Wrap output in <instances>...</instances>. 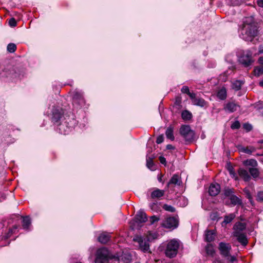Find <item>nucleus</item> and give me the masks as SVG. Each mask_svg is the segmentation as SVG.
I'll return each instance as SVG.
<instances>
[{"instance_id": "obj_1", "label": "nucleus", "mask_w": 263, "mask_h": 263, "mask_svg": "<svg viewBox=\"0 0 263 263\" xmlns=\"http://www.w3.org/2000/svg\"><path fill=\"white\" fill-rule=\"evenodd\" d=\"M257 33V28L254 23H247V21L244 22L240 35L243 40L251 41Z\"/></svg>"}, {"instance_id": "obj_2", "label": "nucleus", "mask_w": 263, "mask_h": 263, "mask_svg": "<svg viewBox=\"0 0 263 263\" xmlns=\"http://www.w3.org/2000/svg\"><path fill=\"white\" fill-rule=\"evenodd\" d=\"M76 124V120L69 116L64 118L62 121L58 123V129L61 134L66 135L71 130Z\"/></svg>"}, {"instance_id": "obj_3", "label": "nucleus", "mask_w": 263, "mask_h": 263, "mask_svg": "<svg viewBox=\"0 0 263 263\" xmlns=\"http://www.w3.org/2000/svg\"><path fill=\"white\" fill-rule=\"evenodd\" d=\"M238 58L239 62L246 68L250 67L254 62L252 52L249 50L242 51L238 55Z\"/></svg>"}, {"instance_id": "obj_4", "label": "nucleus", "mask_w": 263, "mask_h": 263, "mask_svg": "<svg viewBox=\"0 0 263 263\" xmlns=\"http://www.w3.org/2000/svg\"><path fill=\"white\" fill-rule=\"evenodd\" d=\"M218 249L221 255L226 258L227 260L231 262H233L236 260V257L234 256L231 255L230 254L231 246L230 243L220 242L219 243Z\"/></svg>"}, {"instance_id": "obj_5", "label": "nucleus", "mask_w": 263, "mask_h": 263, "mask_svg": "<svg viewBox=\"0 0 263 263\" xmlns=\"http://www.w3.org/2000/svg\"><path fill=\"white\" fill-rule=\"evenodd\" d=\"M179 247V243L177 240L175 239L170 240L167 243L165 251L166 256L171 258L175 257L177 254Z\"/></svg>"}, {"instance_id": "obj_6", "label": "nucleus", "mask_w": 263, "mask_h": 263, "mask_svg": "<svg viewBox=\"0 0 263 263\" xmlns=\"http://www.w3.org/2000/svg\"><path fill=\"white\" fill-rule=\"evenodd\" d=\"M179 132L184 140L187 142H192L195 137V133L188 125H183L181 126Z\"/></svg>"}, {"instance_id": "obj_7", "label": "nucleus", "mask_w": 263, "mask_h": 263, "mask_svg": "<svg viewBox=\"0 0 263 263\" xmlns=\"http://www.w3.org/2000/svg\"><path fill=\"white\" fill-rule=\"evenodd\" d=\"M133 240L139 244V249L144 253H151L149 248V241L147 240L146 238L143 236H136Z\"/></svg>"}, {"instance_id": "obj_8", "label": "nucleus", "mask_w": 263, "mask_h": 263, "mask_svg": "<svg viewBox=\"0 0 263 263\" xmlns=\"http://www.w3.org/2000/svg\"><path fill=\"white\" fill-rule=\"evenodd\" d=\"M109 252L107 249L102 248L97 252L95 263H107L108 261Z\"/></svg>"}, {"instance_id": "obj_9", "label": "nucleus", "mask_w": 263, "mask_h": 263, "mask_svg": "<svg viewBox=\"0 0 263 263\" xmlns=\"http://www.w3.org/2000/svg\"><path fill=\"white\" fill-rule=\"evenodd\" d=\"M63 110L61 108H54L52 109L51 120L54 124H58L65 117L63 116Z\"/></svg>"}, {"instance_id": "obj_10", "label": "nucleus", "mask_w": 263, "mask_h": 263, "mask_svg": "<svg viewBox=\"0 0 263 263\" xmlns=\"http://www.w3.org/2000/svg\"><path fill=\"white\" fill-rule=\"evenodd\" d=\"M72 103L73 105L77 108H79L84 104L85 101L82 93L78 91L73 92Z\"/></svg>"}, {"instance_id": "obj_11", "label": "nucleus", "mask_w": 263, "mask_h": 263, "mask_svg": "<svg viewBox=\"0 0 263 263\" xmlns=\"http://www.w3.org/2000/svg\"><path fill=\"white\" fill-rule=\"evenodd\" d=\"M178 221L175 217L166 218L163 222L162 226L167 229H175L178 227Z\"/></svg>"}, {"instance_id": "obj_12", "label": "nucleus", "mask_w": 263, "mask_h": 263, "mask_svg": "<svg viewBox=\"0 0 263 263\" xmlns=\"http://www.w3.org/2000/svg\"><path fill=\"white\" fill-rule=\"evenodd\" d=\"M239 107V105L235 101H228L224 104L223 109L226 112L232 113Z\"/></svg>"}, {"instance_id": "obj_13", "label": "nucleus", "mask_w": 263, "mask_h": 263, "mask_svg": "<svg viewBox=\"0 0 263 263\" xmlns=\"http://www.w3.org/2000/svg\"><path fill=\"white\" fill-rule=\"evenodd\" d=\"M182 183L181 177L177 174H174L167 183V187H173L176 186H180Z\"/></svg>"}, {"instance_id": "obj_14", "label": "nucleus", "mask_w": 263, "mask_h": 263, "mask_svg": "<svg viewBox=\"0 0 263 263\" xmlns=\"http://www.w3.org/2000/svg\"><path fill=\"white\" fill-rule=\"evenodd\" d=\"M246 229V224L245 223L241 222H236L233 227V235L245 233L244 231Z\"/></svg>"}, {"instance_id": "obj_15", "label": "nucleus", "mask_w": 263, "mask_h": 263, "mask_svg": "<svg viewBox=\"0 0 263 263\" xmlns=\"http://www.w3.org/2000/svg\"><path fill=\"white\" fill-rule=\"evenodd\" d=\"M220 190V186L218 184H211L209 189V193L211 196H215L219 194Z\"/></svg>"}, {"instance_id": "obj_16", "label": "nucleus", "mask_w": 263, "mask_h": 263, "mask_svg": "<svg viewBox=\"0 0 263 263\" xmlns=\"http://www.w3.org/2000/svg\"><path fill=\"white\" fill-rule=\"evenodd\" d=\"M238 173L239 177L245 181H249L251 178L249 172L244 168H239L238 170Z\"/></svg>"}, {"instance_id": "obj_17", "label": "nucleus", "mask_w": 263, "mask_h": 263, "mask_svg": "<svg viewBox=\"0 0 263 263\" xmlns=\"http://www.w3.org/2000/svg\"><path fill=\"white\" fill-rule=\"evenodd\" d=\"M135 219L136 221L138 222H145L147 220V216L145 213H144L143 211H140L137 214L135 217Z\"/></svg>"}, {"instance_id": "obj_18", "label": "nucleus", "mask_w": 263, "mask_h": 263, "mask_svg": "<svg viewBox=\"0 0 263 263\" xmlns=\"http://www.w3.org/2000/svg\"><path fill=\"white\" fill-rule=\"evenodd\" d=\"M205 240L207 242H211L215 239V232L214 230H207L205 232Z\"/></svg>"}, {"instance_id": "obj_19", "label": "nucleus", "mask_w": 263, "mask_h": 263, "mask_svg": "<svg viewBox=\"0 0 263 263\" xmlns=\"http://www.w3.org/2000/svg\"><path fill=\"white\" fill-rule=\"evenodd\" d=\"M234 237L237 238V240L243 246H246L248 244V239L246 233L234 235Z\"/></svg>"}, {"instance_id": "obj_20", "label": "nucleus", "mask_w": 263, "mask_h": 263, "mask_svg": "<svg viewBox=\"0 0 263 263\" xmlns=\"http://www.w3.org/2000/svg\"><path fill=\"white\" fill-rule=\"evenodd\" d=\"M243 165L246 166H250V167H255L258 166V163L255 159H249L242 162Z\"/></svg>"}, {"instance_id": "obj_21", "label": "nucleus", "mask_w": 263, "mask_h": 263, "mask_svg": "<svg viewBox=\"0 0 263 263\" xmlns=\"http://www.w3.org/2000/svg\"><path fill=\"white\" fill-rule=\"evenodd\" d=\"M217 97L221 100H224L227 98V93L226 88L222 87L220 89L217 93Z\"/></svg>"}, {"instance_id": "obj_22", "label": "nucleus", "mask_w": 263, "mask_h": 263, "mask_svg": "<svg viewBox=\"0 0 263 263\" xmlns=\"http://www.w3.org/2000/svg\"><path fill=\"white\" fill-rule=\"evenodd\" d=\"M110 239V235L106 233H103L98 237V240L102 243H107Z\"/></svg>"}, {"instance_id": "obj_23", "label": "nucleus", "mask_w": 263, "mask_h": 263, "mask_svg": "<svg viewBox=\"0 0 263 263\" xmlns=\"http://www.w3.org/2000/svg\"><path fill=\"white\" fill-rule=\"evenodd\" d=\"M239 151L241 152L246 153L249 155L255 151V148L252 146L243 147L240 146L238 148Z\"/></svg>"}, {"instance_id": "obj_24", "label": "nucleus", "mask_w": 263, "mask_h": 263, "mask_svg": "<svg viewBox=\"0 0 263 263\" xmlns=\"http://www.w3.org/2000/svg\"><path fill=\"white\" fill-rule=\"evenodd\" d=\"M164 195V191L159 189H156L151 193L152 198H159L162 197Z\"/></svg>"}, {"instance_id": "obj_25", "label": "nucleus", "mask_w": 263, "mask_h": 263, "mask_svg": "<svg viewBox=\"0 0 263 263\" xmlns=\"http://www.w3.org/2000/svg\"><path fill=\"white\" fill-rule=\"evenodd\" d=\"M22 226L24 229L28 230L31 224V220L28 216L22 217Z\"/></svg>"}, {"instance_id": "obj_26", "label": "nucleus", "mask_w": 263, "mask_h": 263, "mask_svg": "<svg viewBox=\"0 0 263 263\" xmlns=\"http://www.w3.org/2000/svg\"><path fill=\"white\" fill-rule=\"evenodd\" d=\"M229 199L230 200L231 203L234 205H241L242 204L241 199L234 194L232 196H231Z\"/></svg>"}, {"instance_id": "obj_27", "label": "nucleus", "mask_w": 263, "mask_h": 263, "mask_svg": "<svg viewBox=\"0 0 263 263\" xmlns=\"http://www.w3.org/2000/svg\"><path fill=\"white\" fill-rule=\"evenodd\" d=\"M144 236L146 238L147 240L150 242L154 239H157L158 238V234L157 233L149 231Z\"/></svg>"}, {"instance_id": "obj_28", "label": "nucleus", "mask_w": 263, "mask_h": 263, "mask_svg": "<svg viewBox=\"0 0 263 263\" xmlns=\"http://www.w3.org/2000/svg\"><path fill=\"white\" fill-rule=\"evenodd\" d=\"M248 170L253 178H256L259 176V172L257 167H249Z\"/></svg>"}, {"instance_id": "obj_29", "label": "nucleus", "mask_w": 263, "mask_h": 263, "mask_svg": "<svg viewBox=\"0 0 263 263\" xmlns=\"http://www.w3.org/2000/svg\"><path fill=\"white\" fill-rule=\"evenodd\" d=\"M165 135L167 138L171 140L172 141L174 140L175 137L173 134V128L171 126L168 127L165 132Z\"/></svg>"}, {"instance_id": "obj_30", "label": "nucleus", "mask_w": 263, "mask_h": 263, "mask_svg": "<svg viewBox=\"0 0 263 263\" xmlns=\"http://www.w3.org/2000/svg\"><path fill=\"white\" fill-rule=\"evenodd\" d=\"M243 84L242 81L236 80L232 83V88L235 90H239L241 89L242 85Z\"/></svg>"}, {"instance_id": "obj_31", "label": "nucleus", "mask_w": 263, "mask_h": 263, "mask_svg": "<svg viewBox=\"0 0 263 263\" xmlns=\"http://www.w3.org/2000/svg\"><path fill=\"white\" fill-rule=\"evenodd\" d=\"M193 103L195 105L200 107H204L206 104L205 101L202 98H196L194 99V100H193Z\"/></svg>"}, {"instance_id": "obj_32", "label": "nucleus", "mask_w": 263, "mask_h": 263, "mask_svg": "<svg viewBox=\"0 0 263 263\" xmlns=\"http://www.w3.org/2000/svg\"><path fill=\"white\" fill-rule=\"evenodd\" d=\"M235 217V215L233 213H231L228 215H226L224 217V220L223 223L228 224L230 223Z\"/></svg>"}, {"instance_id": "obj_33", "label": "nucleus", "mask_w": 263, "mask_h": 263, "mask_svg": "<svg viewBox=\"0 0 263 263\" xmlns=\"http://www.w3.org/2000/svg\"><path fill=\"white\" fill-rule=\"evenodd\" d=\"M206 253L208 255L213 256L215 253L213 246L211 244H208L205 247Z\"/></svg>"}, {"instance_id": "obj_34", "label": "nucleus", "mask_w": 263, "mask_h": 263, "mask_svg": "<svg viewBox=\"0 0 263 263\" xmlns=\"http://www.w3.org/2000/svg\"><path fill=\"white\" fill-rule=\"evenodd\" d=\"M182 118L183 120H188L192 118V114L187 110H184L181 114Z\"/></svg>"}, {"instance_id": "obj_35", "label": "nucleus", "mask_w": 263, "mask_h": 263, "mask_svg": "<svg viewBox=\"0 0 263 263\" xmlns=\"http://www.w3.org/2000/svg\"><path fill=\"white\" fill-rule=\"evenodd\" d=\"M162 208L164 210L171 213H174L176 211V209L174 206L167 204H164L162 206Z\"/></svg>"}, {"instance_id": "obj_36", "label": "nucleus", "mask_w": 263, "mask_h": 263, "mask_svg": "<svg viewBox=\"0 0 263 263\" xmlns=\"http://www.w3.org/2000/svg\"><path fill=\"white\" fill-rule=\"evenodd\" d=\"M228 170V171L229 172L230 176L233 178H234L235 180L238 179L237 174L235 173L234 170L232 166H230Z\"/></svg>"}, {"instance_id": "obj_37", "label": "nucleus", "mask_w": 263, "mask_h": 263, "mask_svg": "<svg viewBox=\"0 0 263 263\" xmlns=\"http://www.w3.org/2000/svg\"><path fill=\"white\" fill-rule=\"evenodd\" d=\"M16 49V46L15 44L13 43H10L7 46V50L10 52H14Z\"/></svg>"}, {"instance_id": "obj_38", "label": "nucleus", "mask_w": 263, "mask_h": 263, "mask_svg": "<svg viewBox=\"0 0 263 263\" xmlns=\"http://www.w3.org/2000/svg\"><path fill=\"white\" fill-rule=\"evenodd\" d=\"M146 165L147 167L149 168V169L152 170H154V164L152 158H151L150 157H148L146 159Z\"/></svg>"}, {"instance_id": "obj_39", "label": "nucleus", "mask_w": 263, "mask_h": 263, "mask_svg": "<svg viewBox=\"0 0 263 263\" xmlns=\"http://www.w3.org/2000/svg\"><path fill=\"white\" fill-rule=\"evenodd\" d=\"M234 193V190L231 189H226L224 191V195L227 197H229V198L231 196H232Z\"/></svg>"}, {"instance_id": "obj_40", "label": "nucleus", "mask_w": 263, "mask_h": 263, "mask_svg": "<svg viewBox=\"0 0 263 263\" xmlns=\"http://www.w3.org/2000/svg\"><path fill=\"white\" fill-rule=\"evenodd\" d=\"M240 127V124L238 121H235L234 122H233L232 124V125L231 126V128L233 129H238V128H239Z\"/></svg>"}, {"instance_id": "obj_41", "label": "nucleus", "mask_w": 263, "mask_h": 263, "mask_svg": "<svg viewBox=\"0 0 263 263\" xmlns=\"http://www.w3.org/2000/svg\"><path fill=\"white\" fill-rule=\"evenodd\" d=\"M254 73L255 75L259 76L260 74H263V67L256 68L254 69Z\"/></svg>"}, {"instance_id": "obj_42", "label": "nucleus", "mask_w": 263, "mask_h": 263, "mask_svg": "<svg viewBox=\"0 0 263 263\" xmlns=\"http://www.w3.org/2000/svg\"><path fill=\"white\" fill-rule=\"evenodd\" d=\"M123 257L125 258V260H124L125 263H129L131 260V256L128 254H124L123 255L121 256V259H123Z\"/></svg>"}, {"instance_id": "obj_43", "label": "nucleus", "mask_w": 263, "mask_h": 263, "mask_svg": "<svg viewBox=\"0 0 263 263\" xmlns=\"http://www.w3.org/2000/svg\"><path fill=\"white\" fill-rule=\"evenodd\" d=\"M159 220V218L154 215L150 217L149 222L151 224H154L155 222L158 221Z\"/></svg>"}, {"instance_id": "obj_44", "label": "nucleus", "mask_w": 263, "mask_h": 263, "mask_svg": "<svg viewBox=\"0 0 263 263\" xmlns=\"http://www.w3.org/2000/svg\"><path fill=\"white\" fill-rule=\"evenodd\" d=\"M256 199L258 201H263V191L259 192L257 193Z\"/></svg>"}, {"instance_id": "obj_45", "label": "nucleus", "mask_w": 263, "mask_h": 263, "mask_svg": "<svg viewBox=\"0 0 263 263\" xmlns=\"http://www.w3.org/2000/svg\"><path fill=\"white\" fill-rule=\"evenodd\" d=\"M243 127L244 129L247 130V132H249L252 129V126L249 123H245L243 125Z\"/></svg>"}, {"instance_id": "obj_46", "label": "nucleus", "mask_w": 263, "mask_h": 263, "mask_svg": "<svg viewBox=\"0 0 263 263\" xmlns=\"http://www.w3.org/2000/svg\"><path fill=\"white\" fill-rule=\"evenodd\" d=\"M9 24L11 27H15L16 25V22L14 18H11L9 21Z\"/></svg>"}, {"instance_id": "obj_47", "label": "nucleus", "mask_w": 263, "mask_h": 263, "mask_svg": "<svg viewBox=\"0 0 263 263\" xmlns=\"http://www.w3.org/2000/svg\"><path fill=\"white\" fill-rule=\"evenodd\" d=\"M164 140V137L162 135L159 136L156 140V143L157 144H160L163 142Z\"/></svg>"}, {"instance_id": "obj_48", "label": "nucleus", "mask_w": 263, "mask_h": 263, "mask_svg": "<svg viewBox=\"0 0 263 263\" xmlns=\"http://www.w3.org/2000/svg\"><path fill=\"white\" fill-rule=\"evenodd\" d=\"M181 90L182 93L186 94H188L190 92L189 88L186 86H183Z\"/></svg>"}, {"instance_id": "obj_49", "label": "nucleus", "mask_w": 263, "mask_h": 263, "mask_svg": "<svg viewBox=\"0 0 263 263\" xmlns=\"http://www.w3.org/2000/svg\"><path fill=\"white\" fill-rule=\"evenodd\" d=\"M17 227H18L17 226H14L12 229H10L9 233H8V234L6 236V238H8V237H9L10 235L12 233H13L14 232V230H16L17 229Z\"/></svg>"}, {"instance_id": "obj_50", "label": "nucleus", "mask_w": 263, "mask_h": 263, "mask_svg": "<svg viewBox=\"0 0 263 263\" xmlns=\"http://www.w3.org/2000/svg\"><path fill=\"white\" fill-rule=\"evenodd\" d=\"M159 159V161H160V162L162 164H164V165H166V159H165L164 157L160 156Z\"/></svg>"}, {"instance_id": "obj_51", "label": "nucleus", "mask_w": 263, "mask_h": 263, "mask_svg": "<svg viewBox=\"0 0 263 263\" xmlns=\"http://www.w3.org/2000/svg\"><path fill=\"white\" fill-rule=\"evenodd\" d=\"M189 97L191 98V99H192L193 100H194V99H196V94L195 93H193V92H189V93L187 94Z\"/></svg>"}, {"instance_id": "obj_52", "label": "nucleus", "mask_w": 263, "mask_h": 263, "mask_svg": "<svg viewBox=\"0 0 263 263\" xmlns=\"http://www.w3.org/2000/svg\"><path fill=\"white\" fill-rule=\"evenodd\" d=\"M257 3L259 7H263V0H257Z\"/></svg>"}, {"instance_id": "obj_53", "label": "nucleus", "mask_w": 263, "mask_h": 263, "mask_svg": "<svg viewBox=\"0 0 263 263\" xmlns=\"http://www.w3.org/2000/svg\"><path fill=\"white\" fill-rule=\"evenodd\" d=\"M258 49H259V50H258L259 54L263 53V45H260L259 46Z\"/></svg>"}, {"instance_id": "obj_54", "label": "nucleus", "mask_w": 263, "mask_h": 263, "mask_svg": "<svg viewBox=\"0 0 263 263\" xmlns=\"http://www.w3.org/2000/svg\"><path fill=\"white\" fill-rule=\"evenodd\" d=\"M166 148L167 149H175V147L174 146H173L172 145H171V144H168L166 146Z\"/></svg>"}, {"instance_id": "obj_55", "label": "nucleus", "mask_w": 263, "mask_h": 263, "mask_svg": "<svg viewBox=\"0 0 263 263\" xmlns=\"http://www.w3.org/2000/svg\"><path fill=\"white\" fill-rule=\"evenodd\" d=\"M180 200H182L184 201V204L183 205L185 206L187 204V200L184 197H181Z\"/></svg>"}, {"instance_id": "obj_56", "label": "nucleus", "mask_w": 263, "mask_h": 263, "mask_svg": "<svg viewBox=\"0 0 263 263\" xmlns=\"http://www.w3.org/2000/svg\"><path fill=\"white\" fill-rule=\"evenodd\" d=\"M223 75H226V77H224L223 78H221V80L223 81H226V80H227V72H225L224 73H223ZM221 77H222V76H221Z\"/></svg>"}, {"instance_id": "obj_57", "label": "nucleus", "mask_w": 263, "mask_h": 263, "mask_svg": "<svg viewBox=\"0 0 263 263\" xmlns=\"http://www.w3.org/2000/svg\"><path fill=\"white\" fill-rule=\"evenodd\" d=\"M259 85L261 87H263V80L259 82Z\"/></svg>"}, {"instance_id": "obj_58", "label": "nucleus", "mask_w": 263, "mask_h": 263, "mask_svg": "<svg viewBox=\"0 0 263 263\" xmlns=\"http://www.w3.org/2000/svg\"><path fill=\"white\" fill-rule=\"evenodd\" d=\"M18 77V78H20V74H17L16 73H15V76H14V77Z\"/></svg>"}, {"instance_id": "obj_59", "label": "nucleus", "mask_w": 263, "mask_h": 263, "mask_svg": "<svg viewBox=\"0 0 263 263\" xmlns=\"http://www.w3.org/2000/svg\"><path fill=\"white\" fill-rule=\"evenodd\" d=\"M248 197L249 199H251V195L249 194H248Z\"/></svg>"}, {"instance_id": "obj_60", "label": "nucleus", "mask_w": 263, "mask_h": 263, "mask_svg": "<svg viewBox=\"0 0 263 263\" xmlns=\"http://www.w3.org/2000/svg\"><path fill=\"white\" fill-rule=\"evenodd\" d=\"M259 143H263V140H261L259 141Z\"/></svg>"}, {"instance_id": "obj_61", "label": "nucleus", "mask_w": 263, "mask_h": 263, "mask_svg": "<svg viewBox=\"0 0 263 263\" xmlns=\"http://www.w3.org/2000/svg\"><path fill=\"white\" fill-rule=\"evenodd\" d=\"M261 156H263V154L261 155Z\"/></svg>"}]
</instances>
